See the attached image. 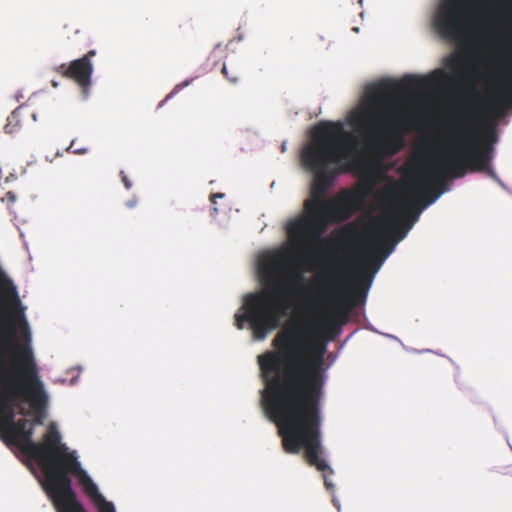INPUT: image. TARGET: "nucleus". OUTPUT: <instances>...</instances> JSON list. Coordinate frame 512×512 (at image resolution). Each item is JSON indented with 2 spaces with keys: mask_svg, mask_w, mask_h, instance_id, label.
<instances>
[{
  "mask_svg": "<svg viewBox=\"0 0 512 512\" xmlns=\"http://www.w3.org/2000/svg\"><path fill=\"white\" fill-rule=\"evenodd\" d=\"M426 80L407 75L400 81L384 80L366 88L364 98L349 113L348 121L365 141V151L352 161V136L340 122H322L310 132L311 141L301 152L303 166L314 178L310 198L304 203V215L290 221L287 234L298 246L319 240L330 223L348 220L361 210L372 189L368 178L351 189H342L335 197L325 195L340 172L371 169V158L394 156L403 148L410 128L407 115L392 110V97L424 87Z\"/></svg>",
  "mask_w": 512,
  "mask_h": 512,
  "instance_id": "nucleus-1",
  "label": "nucleus"
},
{
  "mask_svg": "<svg viewBox=\"0 0 512 512\" xmlns=\"http://www.w3.org/2000/svg\"><path fill=\"white\" fill-rule=\"evenodd\" d=\"M282 322H235L249 329L256 341ZM272 340L273 350L258 355L257 363L265 384L263 401L268 416L277 425L285 452L304 449L307 463L323 472L325 487L333 488L327 473L333 470L321 457V401L326 385L325 356L328 343L348 322H283Z\"/></svg>",
  "mask_w": 512,
  "mask_h": 512,
  "instance_id": "nucleus-2",
  "label": "nucleus"
},
{
  "mask_svg": "<svg viewBox=\"0 0 512 512\" xmlns=\"http://www.w3.org/2000/svg\"><path fill=\"white\" fill-rule=\"evenodd\" d=\"M29 322H0V439L35 460L45 476V490L58 512H86L72 488L76 476L94 503L104 497L82 469L75 451L61 442L51 425L41 443L33 441L34 428L42 425L50 397L40 376Z\"/></svg>",
  "mask_w": 512,
  "mask_h": 512,
  "instance_id": "nucleus-3",
  "label": "nucleus"
},
{
  "mask_svg": "<svg viewBox=\"0 0 512 512\" xmlns=\"http://www.w3.org/2000/svg\"><path fill=\"white\" fill-rule=\"evenodd\" d=\"M489 30L505 62L499 70L497 93L483 112L467 110L456 129V147L440 162L422 174L415 188L426 190L444 184L449 178H461L467 170L489 171L492 143L496 140L492 116H503L512 106V0H487Z\"/></svg>",
  "mask_w": 512,
  "mask_h": 512,
  "instance_id": "nucleus-4",
  "label": "nucleus"
},
{
  "mask_svg": "<svg viewBox=\"0 0 512 512\" xmlns=\"http://www.w3.org/2000/svg\"><path fill=\"white\" fill-rule=\"evenodd\" d=\"M257 272L263 289L243 295L234 320H281L286 310L307 298V289L302 285L304 275L288 271L286 254L264 255L258 261Z\"/></svg>",
  "mask_w": 512,
  "mask_h": 512,
  "instance_id": "nucleus-5",
  "label": "nucleus"
},
{
  "mask_svg": "<svg viewBox=\"0 0 512 512\" xmlns=\"http://www.w3.org/2000/svg\"><path fill=\"white\" fill-rule=\"evenodd\" d=\"M385 243L386 237L382 232L372 236L365 253L355 267L349 289H344L331 272L321 276L314 300L333 317L289 318L288 320H350V312L365 302L375 274L390 253L389 250L380 255L379 250Z\"/></svg>",
  "mask_w": 512,
  "mask_h": 512,
  "instance_id": "nucleus-6",
  "label": "nucleus"
},
{
  "mask_svg": "<svg viewBox=\"0 0 512 512\" xmlns=\"http://www.w3.org/2000/svg\"><path fill=\"white\" fill-rule=\"evenodd\" d=\"M433 27L444 40L461 42L467 35V13L463 0H441Z\"/></svg>",
  "mask_w": 512,
  "mask_h": 512,
  "instance_id": "nucleus-7",
  "label": "nucleus"
},
{
  "mask_svg": "<svg viewBox=\"0 0 512 512\" xmlns=\"http://www.w3.org/2000/svg\"><path fill=\"white\" fill-rule=\"evenodd\" d=\"M95 55L96 51L90 50L81 58L71 61L68 65L61 64L56 68L59 74L73 80L79 86L85 98L88 97L92 84L93 65L91 58Z\"/></svg>",
  "mask_w": 512,
  "mask_h": 512,
  "instance_id": "nucleus-8",
  "label": "nucleus"
},
{
  "mask_svg": "<svg viewBox=\"0 0 512 512\" xmlns=\"http://www.w3.org/2000/svg\"><path fill=\"white\" fill-rule=\"evenodd\" d=\"M393 216L396 219V226L397 228L401 225H405L406 228L401 235V238L405 236L407 231L411 229L413 223L416 221L417 217H415L410 223H408V215L406 210V205L404 203H398L393 207Z\"/></svg>",
  "mask_w": 512,
  "mask_h": 512,
  "instance_id": "nucleus-9",
  "label": "nucleus"
},
{
  "mask_svg": "<svg viewBox=\"0 0 512 512\" xmlns=\"http://www.w3.org/2000/svg\"><path fill=\"white\" fill-rule=\"evenodd\" d=\"M358 235L357 227L353 223H349L340 229L339 241L348 243L356 239Z\"/></svg>",
  "mask_w": 512,
  "mask_h": 512,
  "instance_id": "nucleus-10",
  "label": "nucleus"
},
{
  "mask_svg": "<svg viewBox=\"0 0 512 512\" xmlns=\"http://www.w3.org/2000/svg\"><path fill=\"white\" fill-rule=\"evenodd\" d=\"M20 129V118L18 109L14 110L7 118V123L4 126L5 133L13 134Z\"/></svg>",
  "mask_w": 512,
  "mask_h": 512,
  "instance_id": "nucleus-11",
  "label": "nucleus"
},
{
  "mask_svg": "<svg viewBox=\"0 0 512 512\" xmlns=\"http://www.w3.org/2000/svg\"><path fill=\"white\" fill-rule=\"evenodd\" d=\"M221 72L223 76L232 84H236L239 81L240 74L237 71H232L231 73L228 70L226 64H223Z\"/></svg>",
  "mask_w": 512,
  "mask_h": 512,
  "instance_id": "nucleus-12",
  "label": "nucleus"
},
{
  "mask_svg": "<svg viewBox=\"0 0 512 512\" xmlns=\"http://www.w3.org/2000/svg\"><path fill=\"white\" fill-rule=\"evenodd\" d=\"M98 512H115V508L112 502L106 501L105 498L95 503Z\"/></svg>",
  "mask_w": 512,
  "mask_h": 512,
  "instance_id": "nucleus-13",
  "label": "nucleus"
},
{
  "mask_svg": "<svg viewBox=\"0 0 512 512\" xmlns=\"http://www.w3.org/2000/svg\"><path fill=\"white\" fill-rule=\"evenodd\" d=\"M67 150L72 152V153H74V154H79V155L85 154L88 151L87 148H83V147H80V146L76 147L74 140L70 143V145H69Z\"/></svg>",
  "mask_w": 512,
  "mask_h": 512,
  "instance_id": "nucleus-14",
  "label": "nucleus"
},
{
  "mask_svg": "<svg viewBox=\"0 0 512 512\" xmlns=\"http://www.w3.org/2000/svg\"><path fill=\"white\" fill-rule=\"evenodd\" d=\"M2 201H7L13 204L16 201V195L12 191H8L2 198Z\"/></svg>",
  "mask_w": 512,
  "mask_h": 512,
  "instance_id": "nucleus-15",
  "label": "nucleus"
},
{
  "mask_svg": "<svg viewBox=\"0 0 512 512\" xmlns=\"http://www.w3.org/2000/svg\"><path fill=\"white\" fill-rule=\"evenodd\" d=\"M121 179L126 189H130L132 187V182L128 179L123 171H121Z\"/></svg>",
  "mask_w": 512,
  "mask_h": 512,
  "instance_id": "nucleus-16",
  "label": "nucleus"
},
{
  "mask_svg": "<svg viewBox=\"0 0 512 512\" xmlns=\"http://www.w3.org/2000/svg\"><path fill=\"white\" fill-rule=\"evenodd\" d=\"M224 197V194L223 193H214L210 196V201L215 204L216 203V199H221Z\"/></svg>",
  "mask_w": 512,
  "mask_h": 512,
  "instance_id": "nucleus-17",
  "label": "nucleus"
},
{
  "mask_svg": "<svg viewBox=\"0 0 512 512\" xmlns=\"http://www.w3.org/2000/svg\"><path fill=\"white\" fill-rule=\"evenodd\" d=\"M462 59L461 58H454L450 60L451 65L461 67L462 66Z\"/></svg>",
  "mask_w": 512,
  "mask_h": 512,
  "instance_id": "nucleus-18",
  "label": "nucleus"
},
{
  "mask_svg": "<svg viewBox=\"0 0 512 512\" xmlns=\"http://www.w3.org/2000/svg\"><path fill=\"white\" fill-rule=\"evenodd\" d=\"M435 75L440 77L443 80H446L448 78V76L446 74H444V72L441 70L435 71Z\"/></svg>",
  "mask_w": 512,
  "mask_h": 512,
  "instance_id": "nucleus-19",
  "label": "nucleus"
},
{
  "mask_svg": "<svg viewBox=\"0 0 512 512\" xmlns=\"http://www.w3.org/2000/svg\"><path fill=\"white\" fill-rule=\"evenodd\" d=\"M137 201L136 199H132L126 203V206L129 208H133L136 205Z\"/></svg>",
  "mask_w": 512,
  "mask_h": 512,
  "instance_id": "nucleus-20",
  "label": "nucleus"
},
{
  "mask_svg": "<svg viewBox=\"0 0 512 512\" xmlns=\"http://www.w3.org/2000/svg\"><path fill=\"white\" fill-rule=\"evenodd\" d=\"M436 197H437V195H436V196H434V197H432V198H430V199H429V201H428V204H430V203L434 202V200L436 199Z\"/></svg>",
  "mask_w": 512,
  "mask_h": 512,
  "instance_id": "nucleus-21",
  "label": "nucleus"
}]
</instances>
